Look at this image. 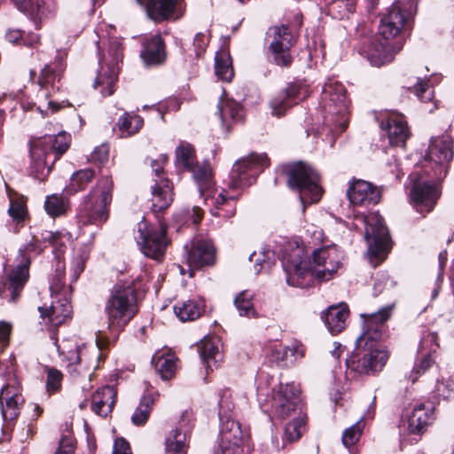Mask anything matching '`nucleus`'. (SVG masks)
I'll return each mask as SVG.
<instances>
[{
  "label": "nucleus",
  "instance_id": "nucleus-59",
  "mask_svg": "<svg viewBox=\"0 0 454 454\" xmlns=\"http://www.w3.org/2000/svg\"><path fill=\"white\" fill-rule=\"evenodd\" d=\"M437 347L438 343L436 333L429 331L424 332L419 341V351L432 354L433 352H435Z\"/></svg>",
  "mask_w": 454,
  "mask_h": 454
},
{
  "label": "nucleus",
  "instance_id": "nucleus-4",
  "mask_svg": "<svg viewBox=\"0 0 454 454\" xmlns=\"http://www.w3.org/2000/svg\"><path fill=\"white\" fill-rule=\"evenodd\" d=\"M257 400L265 412H271L279 419H286L301 410L297 386L294 383L282 384L273 378L259 383Z\"/></svg>",
  "mask_w": 454,
  "mask_h": 454
},
{
  "label": "nucleus",
  "instance_id": "nucleus-57",
  "mask_svg": "<svg viewBox=\"0 0 454 454\" xmlns=\"http://www.w3.org/2000/svg\"><path fill=\"white\" fill-rule=\"evenodd\" d=\"M89 257L88 252L79 250L71 262V278L73 281L77 280L84 270V263Z\"/></svg>",
  "mask_w": 454,
  "mask_h": 454
},
{
  "label": "nucleus",
  "instance_id": "nucleus-48",
  "mask_svg": "<svg viewBox=\"0 0 454 454\" xmlns=\"http://www.w3.org/2000/svg\"><path fill=\"white\" fill-rule=\"evenodd\" d=\"M274 252L268 248H263L259 253L254 252L250 254L249 260L254 262V272L260 273L265 269H270L273 264Z\"/></svg>",
  "mask_w": 454,
  "mask_h": 454
},
{
  "label": "nucleus",
  "instance_id": "nucleus-62",
  "mask_svg": "<svg viewBox=\"0 0 454 454\" xmlns=\"http://www.w3.org/2000/svg\"><path fill=\"white\" fill-rule=\"evenodd\" d=\"M43 239L48 241L53 247L62 246L64 240L69 239L68 233L45 231L43 233Z\"/></svg>",
  "mask_w": 454,
  "mask_h": 454
},
{
  "label": "nucleus",
  "instance_id": "nucleus-52",
  "mask_svg": "<svg viewBox=\"0 0 454 454\" xmlns=\"http://www.w3.org/2000/svg\"><path fill=\"white\" fill-rule=\"evenodd\" d=\"M93 177L94 171L90 168L78 170L71 177L69 191L76 192L85 189Z\"/></svg>",
  "mask_w": 454,
  "mask_h": 454
},
{
  "label": "nucleus",
  "instance_id": "nucleus-60",
  "mask_svg": "<svg viewBox=\"0 0 454 454\" xmlns=\"http://www.w3.org/2000/svg\"><path fill=\"white\" fill-rule=\"evenodd\" d=\"M62 373L57 369H49L47 373L46 388L49 393H55L61 386Z\"/></svg>",
  "mask_w": 454,
  "mask_h": 454
},
{
  "label": "nucleus",
  "instance_id": "nucleus-11",
  "mask_svg": "<svg viewBox=\"0 0 454 454\" xmlns=\"http://www.w3.org/2000/svg\"><path fill=\"white\" fill-rule=\"evenodd\" d=\"M321 98L325 118H330L343 131L347 126L349 106L344 85L335 79H328L323 87Z\"/></svg>",
  "mask_w": 454,
  "mask_h": 454
},
{
  "label": "nucleus",
  "instance_id": "nucleus-13",
  "mask_svg": "<svg viewBox=\"0 0 454 454\" xmlns=\"http://www.w3.org/2000/svg\"><path fill=\"white\" fill-rule=\"evenodd\" d=\"M29 258L20 250L16 265L0 280V298L15 302L20 297L29 276Z\"/></svg>",
  "mask_w": 454,
  "mask_h": 454
},
{
  "label": "nucleus",
  "instance_id": "nucleus-24",
  "mask_svg": "<svg viewBox=\"0 0 454 454\" xmlns=\"http://www.w3.org/2000/svg\"><path fill=\"white\" fill-rule=\"evenodd\" d=\"M300 93L301 86L294 83L279 91L269 103L271 114L278 118L284 116L290 108L301 99Z\"/></svg>",
  "mask_w": 454,
  "mask_h": 454
},
{
  "label": "nucleus",
  "instance_id": "nucleus-34",
  "mask_svg": "<svg viewBox=\"0 0 454 454\" xmlns=\"http://www.w3.org/2000/svg\"><path fill=\"white\" fill-rule=\"evenodd\" d=\"M140 56L147 66L160 64L165 59L164 43L160 35H155L143 43Z\"/></svg>",
  "mask_w": 454,
  "mask_h": 454
},
{
  "label": "nucleus",
  "instance_id": "nucleus-41",
  "mask_svg": "<svg viewBox=\"0 0 454 454\" xmlns=\"http://www.w3.org/2000/svg\"><path fill=\"white\" fill-rule=\"evenodd\" d=\"M254 298V294L249 290H244L235 297L233 302L240 317L248 318L258 317V313L253 303Z\"/></svg>",
  "mask_w": 454,
  "mask_h": 454
},
{
  "label": "nucleus",
  "instance_id": "nucleus-43",
  "mask_svg": "<svg viewBox=\"0 0 454 454\" xmlns=\"http://www.w3.org/2000/svg\"><path fill=\"white\" fill-rule=\"evenodd\" d=\"M176 164L177 168L187 171L196 164L194 148L191 144L181 142L176 147Z\"/></svg>",
  "mask_w": 454,
  "mask_h": 454
},
{
  "label": "nucleus",
  "instance_id": "nucleus-33",
  "mask_svg": "<svg viewBox=\"0 0 454 454\" xmlns=\"http://www.w3.org/2000/svg\"><path fill=\"white\" fill-rule=\"evenodd\" d=\"M348 317V309L346 304L330 306L322 316V318L332 334L340 333L346 326Z\"/></svg>",
  "mask_w": 454,
  "mask_h": 454
},
{
  "label": "nucleus",
  "instance_id": "nucleus-14",
  "mask_svg": "<svg viewBox=\"0 0 454 454\" xmlns=\"http://www.w3.org/2000/svg\"><path fill=\"white\" fill-rule=\"evenodd\" d=\"M273 61L281 67H288L293 61L291 48L295 40L289 27L285 25L269 28L266 35Z\"/></svg>",
  "mask_w": 454,
  "mask_h": 454
},
{
  "label": "nucleus",
  "instance_id": "nucleus-15",
  "mask_svg": "<svg viewBox=\"0 0 454 454\" xmlns=\"http://www.w3.org/2000/svg\"><path fill=\"white\" fill-rule=\"evenodd\" d=\"M219 442L215 454H244L248 434L234 419H220Z\"/></svg>",
  "mask_w": 454,
  "mask_h": 454
},
{
  "label": "nucleus",
  "instance_id": "nucleus-36",
  "mask_svg": "<svg viewBox=\"0 0 454 454\" xmlns=\"http://www.w3.org/2000/svg\"><path fill=\"white\" fill-rule=\"evenodd\" d=\"M218 113L222 125L229 129L236 122L242 121L244 111L242 106L233 99L221 98L218 104Z\"/></svg>",
  "mask_w": 454,
  "mask_h": 454
},
{
  "label": "nucleus",
  "instance_id": "nucleus-49",
  "mask_svg": "<svg viewBox=\"0 0 454 454\" xmlns=\"http://www.w3.org/2000/svg\"><path fill=\"white\" fill-rule=\"evenodd\" d=\"M10 207L8 209L10 216L16 222L22 221L27 215L26 200L18 194H9Z\"/></svg>",
  "mask_w": 454,
  "mask_h": 454
},
{
  "label": "nucleus",
  "instance_id": "nucleus-31",
  "mask_svg": "<svg viewBox=\"0 0 454 454\" xmlns=\"http://www.w3.org/2000/svg\"><path fill=\"white\" fill-rule=\"evenodd\" d=\"M173 185L167 178L155 181L152 190V209L160 212L168 208L173 201Z\"/></svg>",
  "mask_w": 454,
  "mask_h": 454
},
{
  "label": "nucleus",
  "instance_id": "nucleus-27",
  "mask_svg": "<svg viewBox=\"0 0 454 454\" xmlns=\"http://www.w3.org/2000/svg\"><path fill=\"white\" fill-rule=\"evenodd\" d=\"M434 411L424 403L414 405L407 418V430L411 434H423L434 419Z\"/></svg>",
  "mask_w": 454,
  "mask_h": 454
},
{
  "label": "nucleus",
  "instance_id": "nucleus-51",
  "mask_svg": "<svg viewBox=\"0 0 454 454\" xmlns=\"http://www.w3.org/2000/svg\"><path fill=\"white\" fill-rule=\"evenodd\" d=\"M13 3L20 12L31 16L40 17L44 14L46 2L43 0H13Z\"/></svg>",
  "mask_w": 454,
  "mask_h": 454
},
{
  "label": "nucleus",
  "instance_id": "nucleus-38",
  "mask_svg": "<svg viewBox=\"0 0 454 454\" xmlns=\"http://www.w3.org/2000/svg\"><path fill=\"white\" fill-rule=\"evenodd\" d=\"M188 430L176 428L169 432L165 442L166 454H186Z\"/></svg>",
  "mask_w": 454,
  "mask_h": 454
},
{
  "label": "nucleus",
  "instance_id": "nucleus-6",
  "mask_svg": "<svg viewBox=\"0 0 454 454\" xmlns=\"http://www.w3.org/2000/svg\"><path fill=\"white\" fill-rule=\"evenodd\" d=\"M71 137L65 131L57 135H44L30 140V169L37 179H43L53 163L67 152Z\"/></svg>",
  "mask_w": 454,
  "mask_h": 454
},
{
  "label": "nucleus",
  "instance_id": "nucleus-44",
  "mask_svg": "<svg viewBox=\"0 0 454 454\" xmlns=\"http://www.w3.org/2000/svg\"><path fill=\"white\" fill-rule=\"evenodd\" d=\"M356 0H326V10L333 19L348 18L355 10Z\"/></svg>",
  "mask_w": 454,
  "mask_h": 454
},
{
  "label": "nucleus",
  "instance_id": "nucleus-61",
  "mask_svg": "<svg viewBox=\"0 0 454 454\" xmlns=\"http://www.w3.org/2000/svg\"><path fill=\"white\" fill-rule=\"evenodd\" d=\"M209 43V34L199 32L193 38V47L197 57H200L206 50Z\"/></svg>",
  "mask_w": 454,
  "mask_h": 454
},
{
  "label": "nucleus",
  "instance_id": "nucleus-64",
  "mask_svg": "<svg viewBox=\"0 0 454 454\" xmlns=\"http://www.w3.org/2000/svg\"><path fill=\"white\" fill-rule=\"evenodd\" d=\"M74 447L71 437L64 436L59 442V445L55 454H74Z\"/></svg>",
  "mask_w": 454,
  "mask_h": 454
},
{
  "label": "nucleus",
  "instance_id": "nucleus-19",
  "mask_svg": "<svg viewBox=\"0 0 454 454\" xmlns=\"http://www.w3.org/2000/svg\"><path fill=\"white\" fill-rule=\"evenodd\" d=\"M439 196L437 186L427 180L415 179L410 192L411 202L423 215L432 211Z\"/></svg>",
  "mask_w": 454,
  "mask_h": 454
},
{
  "label": "nucleus",
  "instance_id": "nucleus-3",
  "mask_svg": "<svg viewBox=\"0 0 454 454\" xmlns=\"http://www.w3.org/2000/svg\"><path fill=\"white\" fill-rule=\"evenodd\" d=\"M394 305H387L371 314H361L363 333L357 338L353 354L346 360L347 369L358 374L380 372L387 359V352L381 348V326L391 317Z\"/></svg>",
  "mask_w": 454,
  "mask_h": 454
},
{
  "label": "nucleus",
  "instance_id": "nucleus-42",
  "mask_svg": "<svg viewBox=\"0 0 454 454\" xmlns=\"http://www.w3.org/2000/svg\"><path fill=\"white\" fill-rule=\"evenodd\" d=\"M215 72L216 76L223 81L230 82L232 79L234 71L229 52L223 50L216 52L215 58Z\"/></svg>",
  "mask_w": 454,
  "mask_h": 454
},
{
  "label": "nucleus",
  "instance_id": "nucleus-58",
  "mask_svg": "<svg viewBox=\"0 0 454 454\" xmlns=\"http://www.w3.org/2000/svg\"><path fill=\"white\" fill-rule=\"evenodd\" d=\"M413 92L419 99L424 103L430 102L434 98V90L428 83L419 78L417 83L414 85Z\"/></svg>",
  "mask_w": 454,
  "mask_h": 454
},
{
  "label": "nucleus",
  "instance_id": "nucleus-37",
  "mask_svg": "<svg viewBox=\"0 0 454 454\" xmlns=\"http://www.w3.org/2000/svg\"><path fill=\"white\" fill-rule=\"evenodd\" d=\"M205 309V302L200 298H191L177 302L174 307L176 316L183 322L199 318Z\"/></svg>",
  "mask_w": 454,
  "mask_h": 454
},
{
  "label": "nucleus",
  "instance_id": "nucleus-30",
  "mask_svg": "<svg viewBox=\"0 0 454 454\" xmlns=\"http://www.w3.org/2000/svg\"><path fill=\"white\" fill-rule=\"evenodd\" d=\"M386 129L389 143L395 146H403L410 136L407 121L402 114H392L388 116Z\"/></svg>",
  "mask_w": 454,
  "mask_h": 454
},
{
  "label": "nucleus",
  "instance_id": "nucleus-47",
  "mask_svg": "<svg viewBox=\"0 0 454 454\" xmlns=\"http://www.w3.org/2000/svg\"><path fill=\"white\" fill-rule=\"evenodd\" d=\"M154 400L152 395H145L142 397L139 405L131 417L133 424L140 426L147 421Z\"/></svg>",
  "mask_w": 454,
  "mask_h": 454
},
{
  "label": "nucleus",
  "instance_id": "nucleus-25",
  "mask_svg": "<svg viewBox=\"0 0 454 454\" xmlns=\"http://www.w3.org/2000/svg\"><path fill=\"white\" fill-rule=\"evenodd\" d=\"M187 249V262L191 268L210 265L215 260V249L211 242L202 239L193 240Z\"/></svg>",
  "mask_w": 454,
  "mask_h": 454
},
{
  "label": "nucleus",
  "instance_id": "nucleus-54",
  "mask_svg": "<svg viewBox=\"0 0 454 454\" xmlns=\"http://www.w3.org/2000/svg\"><path fill=\"white\" fill-rule=\"evenodd\" d=\"M364 427V425L362 422V419H361L359 421H357L354 425L346 428L344 430V432L342 434V437H341L342 444L346 448H349V447L355 445L360 439Z\"/></svg>",
  "mask_w": 454,
  "mask_h": 454
},
{
  "label": "nucleus",
  "instance_id": "nucleus-35",
  "mask_svg": "<svg viewBox=\"0 0 454 454\" xmlns=\"http://www.w3.org/2000/svg\"><path fill=\"white\" fill-rule=\"evenodd\" d=\"M38 309L41 317H47L48 322L53 326L63 324L70 317L72 312L71 304L67 299L53 301L49 309H43L39 307Z\"/></svg>",
  "mask_w": 454,
  "mask_h": 454
},
{
  "label": "nucleus",
  "instance_id": "nucleus-12",
  "mask_svg": "<svg viewBox=\"0 0 454 454\" xmlns=\"http://www.w3.org/2000/svg\"><path fill=\"white\" fill-rule=\"evenodd\" d=\"M135 239L140 251L149 258L161 262L164 258L169 240L167 238V228L160 224L153 227L145 221L137 223Z\"/></svg>",
  "mask_w": 454,
  "mask_h": 454
},
{
  "label": "nucleus",
  "instance_id": "nucleus-17",
  "mask_svg": "<svg viewBox=\"0 0 454 454\" xmlns=\"http://www.w3.org/2000/svg\"><path fill=\"white\" fill-rule=\"evenodd\" d=\"M63 71V66L60 63H53L46 65L41 72L38 83L40 90L37 93L38 102H41L37 109L43 114L44 107H47L46 112L51 109L53 113L59 107L53 104V101L49 99L51 97V92L59 90L56 87V82H59L60 74Z\"/></svg>",
  "mask_w": 454,
  "mask_h": 454
},
{
  "label": "nucleus",
  "instance_id": "nucleus-28",
  "mask_svg": "<svg viewBox=\"0 0 454 454\" xmlns=\"http://www.w3.org/2000/svg\"><path fill=\"white\" fill-rule=\"evenodd\" d=\"M220 340L217 337H207L201 340L198 345V352L206 372L217 368L222 359L219 351Z\"/></svg>",
  "mask_w": 454,
  "mask_h": 454
},
{
  "label": "nucleus",
  "instance_id": "nucleus-23",
  "mask_svg": "<svg viewBox=\"0 0 454 454\" xmlns=\"http://www.w3.org/2000/svg\"><path fill=\"white\" fill-rule=\"evenodd\" d=\"M350 203L356 206H370L377 204L380 200V192L372 184L364 180L354 181L348 192Z\"/></svg>",
  "mask_w": 454,
  "mask_h": 454
},
{
  "label": "nucleus",
  "instance_id": "nucleus-18",
  "mask_svg": "<svg viewBox=\"0 0 454 454\" xmlns=\"http://www.w3.org/2000/svg\"><path fill=\"white\" fill-rule=\"evenodd\" d=\"M399 49L379 35L364 39L359 47L360 55L368 59L372 66L381 67L393 60Z\"/></svg>",
  "mask_w": 454,
  "mask_h": 454
},
{
  "label": "nucleus",
  "instance_id": "nucleus-50",
  "mask_svg": "<svg viewBox=\"0 0 454 454\" xmlns=\"http://www.w3.org/2000/svg\"><path fill=\"white\" fill-rule=\"evenodd\" d=\"M44 208L51 217L59 216L66 213L67 201L60 195L52 194L46 198Z\"/></svg>",
  "mask_w": 454,
  "mask_h": 454
},
{
  "label": "nucleus",
  "instance_id": "nucleus-29",
  "mask_svg": "<svg viewBox=\"0 0 454 454\" xmlns=\"http://www.w3.org/2000/svg\"><path fill=\"white\" fill-rule=\"evenodd\" d=\"M23 402L22 395L18 389L6 386L0 391V405L4 420H13L20 413V405Z\"/></svg>",
  "mask_w": 454,
  "mask_h": 454
},
{
  "label": "nucleus",
  "instance_id": "nucleus-2",
  "mask_svg": "<svg viewBox=\"0 0 454 454\" xmlns=\"http://www.w3.org/2000/svg\"><path fill=\"white\" fill-rule=\"evenodd\" d=\"M341 253L333 247L316 249L312 258L305 256L302 247L296 246L282 256V265L286 274V283L295 287H306L313 278L320 281L331 279L341 266Z\"/></svg>",
  "mask_w": 454,
  "mask_h": 454
},
{
  "label": "nucleus",
  "instance_id": "nucleus-9",
  "mask_svg": "<svg viewBox=\"0 0 454 454\" xmlns=\"http://www.w3.org/2000/svg\"><path fill=\"white\" fill-rule=\"evenodd\" d=\"M283 171L288 176V186L299 192L303 206L319 201L323 193L319 176L310 166L298 162L284 166Z\"/></svg>",
  "mask_w": 454,
  "mask_h": 454
},
{
  "label": "nucleus",
  "instance_id": "nucleus-7",
  "mask_svg": "<svg viewBox=\"0 0 454 454\" xmlns=\"http://www.w3.org/2000/svg\"><path fill=\"white\" fill-rule=\"evenodd\" d=\"M108 329L120 332L137 312L136 290L131 284L119 282L114 286L106 302Z\"/></svg>",
  "mask_w": 454,
  "mask_h": 454
},
{
  "label": "nucleus",
  "instance_id": "nucleus-21",
  "mask_svg": "<svg viewBox=\"0 0 454 454\" xmlns=\"http://www.w3.org/2000/svg\"><path fill=\"white\" fill-rule=\"evenodd\" d=\"M149 19L160 22L169 19H179L184 13L182 0H137Z\"/></svg>",
  "mask_w": 454,
  "mask_h": 454
},
{
  "label": "nucleus",
  "instance_id": "nucleus-5",
  "mask_svg": "<svg viewBox=\"0 0 454 454\" xmlns=\"http://www.w3.org/2000/svg\"><path fill=\"white\" fill-rule=\"evenodd\" d=\"M99 70L94 81V88L98 90L103 97L111 96L114 92L120 63L123 59V49L118 37L98 32Z\"/></svg>",
  "mask_w": 454,
  "mask_h": 454
},
{
  "label": "nucleus",
  "instance_id": "nucleus-1",
  "mask_svg": "<svg viewBox=\"0 0 454 454\" xmlns=\"http://www.w3.org/2000/svg\"><path fill=\"white\" fill-rule=\"evenodd\" d=\"M269 166V159L264 153H251L237 160L231 170L228 190L214 188L212 169L207 163L195 164L188 171L198 185L199 192L210 213L224 219L232 217L236 213L238 191L250 185L262 169Z\"/></svg>",
  "mask_w": 454,
  "mask_h": 454
},
{
  "label": "nucleus",
  "instance_id": "nucleus-55",
  "mask_svg": "<svg viewBox=\"0 0 454 454\" xmlns=\"http://www.w3.org/2000/svg\"><path fill=\"white\" fill-rule=\"evenodd\" d=\"M434 364V360L430 353H425L422 355L421 358L418 360L415 364L411 375L409 377L410 380L414 383L417 381L419 376L424 374L428 369H430Z\"/></svg>",
  "mask_w": 454,
  "mask_h": 454
},
{
  "label": "nucleus",
  "instance_id": "nucleus-8",
  "mask_svg": "<svg viewBox=\"0 0 454 454\" xmlns=\"http://www.w3.org/2000/svg\"><path fill=\"white\" fill-rule=\"evenodd\" d=\"M113 181L109 177L99 179L88 195L83 197L77 212L80 224L100 226L109 218V206L112 202Z\"/></svg>",
  "mask_w": 454,
  "mask_h": 454
},
{
  "label": "nucleus",
  "instance_id": "nucleus-20",
  "mask_svg": "<svg viewBox=\"0 0 454 454\" xmlns=\"http://www.w3.org/2000/svg\"><path fill=\"white\" fill-rule=\"evenodd\" d=\"M427 156L437 167L436 176L439 178L446 176L450 162L453 158V141L448 135L432 138Z\"/></svg>",
  "mask_w": 454,
  "mask_h": 454
},
{
  "label": "nucleus",
  "instance_id": "nucleus-10",
  "mask_svg": "<svg viewBox=\"0 0 454 454\" xmlns=\"http://www.w3.org/2000/svg\"><path fill=\"white\" fill-rule=\"evenodd\" d=\"M364 221L365 224L364 238L368 246L369 260L376 267L385 260L390 251L391 241L389 232L384 224L382 216L377 212L371 213L364 217Z\"/></svg>",
  "mask_w": 454,
  "mask_h": 454
},
{
  "label": "nucleus",
  "instance_id": "nucleus-39",
  "mask_svg": "<svg viewBox=\"0 0 454 454\" xmlns=\"http://www.w3.org/2000/svg\"><path fill=\"white\" fill-rule=\"evenodd\" d=\"M144 124L142 117L125 112L118 120L116 126L121 137H129L139 131Z\"/></svg>",
  "mask_w": 454,
  "mask_h": 454
},
{
  "label": "nucleus",
  "instance_id": "nucleus-45",
  "mask_svg": "<svg viewBox=\"0 0 454 454\" xmlns=\"http://www.w3.org/2000/svg\"><path fill=\"white\" fill-rule=\"evenodd\" d=\"M434 397L448 400L454 397V373L441 375L431 390Z\"/></svg>",
  "mask_w": 454,
  "mask_h": 454
},
{
  "label": "nucleus",
  "instance_id": "nucleus-16",
  "mask_svg": "<svg viewBox=\"0 0 454 454\" xmlns=\"http://www.w3.org/2000/svg\"><path fill=\"white\" fill-rule=\"evenodd\" d=\"M53 344L59 353L66 357L68 372L73 378L91 375V364L84 344L78 345L74 340H65L59 345L56 339H53Z\"/></svg>",
  "mask_w": 454,
  "mask_h": 454
},
{
  "label": "nucleus",
  "instance_id": "nucleus-22",
  "mask_svg": "<svg viewBox=\"0 0 454 454\" xmlns=\"http://www.w3.org/2000/svg\"><path fill=\"white\" fill-rule=\"evenodd\" d=\"M406 23L401 3L395 1L382 15L379 25V36L391 42L403 29Z\"/></svg>",
  "mask_w": 454,
  "mask_h": 454
},
{
  "label": "nucleus",
  "instance_id": "nucleus-26",
  "mask_svg": "<svg viewBox=\"0 0 454 454\" xmlns=\"http://www.w3.org/2000/svg\"><path fill=\"white\" fill-rule=\"evenodd\" d=\"M305 355V348L301 343L293 342L288 346L273 347L268 354L270 362L280 366L294 364Z\"/></svg>",
  "mask_w": 454,
  "mask_h": 454
},
{
  "label": "nucleus",
  "instance_id": "nucleus-56",
  "mask_svg": "<svg viewBox=\"0 0 454 454\" xmlns=\"http://www.w3.org/2000/svg\"><path fill=\"white\" fill-rule=\"evenodd\" d=\"M65 286V263L61 262L59 258L57 261L55 275L52 277L50 291L51 293V296L59 294L62 288Z\"/></svg>",
  "mask_w": 454,
  "mask_h": 454
},
{
  "label": "nucleus",
  "instance_id": "nucleus-32",
  "mask_svg": "<svg viewBox=\"0 0 454 454\" xmlns=\"http://www.w3.org/2000/svg\"><path fill=\"white\" fill-rule=\"evenodd\" d=\"M116 392L113 387L106 386L98 388L91 397V410L96 414L106 417L113 410Z\"/></svg>",
  "mask_w": 454,
  "mask_h": 454
},
{
  "label": "nucleus",
  "instance_id": "nucleus-40",
  "mask_svg": "<svg viewBox=\"0 0 454 454\" xmlns=\"http://www.w3.org/2000/svg\"><path fill=\"white\" fill-rule=\"evenodd\" d=\"M176 357L174 354H156L153 357V363L161 379L168 380L173 377L176 370Z\"/></svg>",
  "mask_w": 454,
  "mask_h": 454
},
{
  "label": "nucleus",
  "instance_id": "nucleus-46",
  "mask_svg": "<svg viewBox=\"0 0 454 454\" xmlns=\"http://www.w3.org/2000/svg\"><path fill=\"white\" fill-rule=\"evenodd\" d=\"M238 396L230 390H223L220 395L219 400V420L233 419L239 409V404L235 403Z\"/></svg>",
  "mask_w": 454,
  "mask_h": 454
},
{
  "label": "nucleus",
  "instance_id": "nucleus-53",
  "mask_svg": "<svg viewBox=\"0 0 454 454\" xmlns=\"http://www.w3.org/2000/svg\"><path fill=\"white\" fill-rule=\"evenodd\" d=\"M305 423L304 419L301 417H297L292 419L285 427L284 433V441L287 442H293L297 441L303 430H304Z\"/></svg>",
  "mask_w": 454,
  "mask_h": 454
},
{
  "label": "nucleus",
  "instance_id": "nucleus-63",
  "mask_svg": "<svg viewBox=\"0 0 454 454\" xmlns=\"http://www.w3.org/2000/svg\"><path fill=\"white\" fill-rule=\"evenodd\" d=\"M109 156V148L106 145H101L94 149L90 154V160L100 164L107 161Z\"/></svg>",
  "mask_w": 454,
  "mask_h": 454
}]
</instances>
